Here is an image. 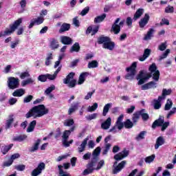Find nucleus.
<instances>
[{
    "mask_svg": "<svg viewBox=\"0 0 176 176\" xmlns=\"http://www.w3.org/2000/svg\"><path fill=\"white\" fill-rule=\"evenodd\" d=\"M100 153H101V147L98 146L96 150L93 151V157L91 161L87 164V168L82 172L83 175H89V174H91L93 171H94V167L97 165Z\"/></svg>",
    "mask_w": 176,
    "mask_h": 176,
    "instance_id": "1",
    "label": "nucleus"
},
{
    "mask_svg": "<svg viewBox=\"0 0 176 176\" xmlns=\"http://www.w3.org/2000/svg\"><path fill=\"white\" fill-rule=\"evenodd\" d=\"M49 113V109L46 108L43 104L33 107L26 114V119H30L34 116L35 118H42L44 115Z\"/></svg>",
    "mask_w": 176,
    "mask_h": 176,
    "instance_id": "2",
    "label": "nucleus"
},
{
    "mask_svg": "<svg viewBox=\"0 0 176 176\" xmlns=\"http://www.w3.org/2000/svg\"><path fill=\"white\" fill-rule=\"evenodd\" d=\"M21 23H23V19L19 18L13 24H10V28H6L4 32H0V38L9 36V35L14 34V31H16V28H19Z\"/></svg>",
    "mask_w": 176,
    "mask_h": 176,
    "instance_id": "3",
    "label": "nucleus"
},
{
    "mask_svg": "<svg viewBox=\"0 0 176 176\" xmlns=\"http://www.w3.org/2000/svg\"><path fill=\"white\" fill-rule=\"evenodd\" d=\"M136 69L137 62H133L130 67L126 68V72L131 73H127L124 76V79L126 80H133L134 79V76H135V74H137Z\"/></svg>",
    "mask_w": 176,
    "mask_h": 176,
    "instance_id": "4",
    "label": "nucleus"
},
{
    "mask_svg": "<svg viewBox=\"0 0 176 176\" xmlns=\"http://www.w3.org/2000/svg\"><path fill=\"white\" fill-rule=\"evenodd\" d=\"M8 86L10 90H14V89H19L20 87V80L19 78L9 77L8 78Z\"/></svg>",
    "mask_w": 176,
    "mask_h": 176,
    "instance_id": "5",
    "label": "nucleus"
},
{
    "mask_svg": "<svg viewBox=\"0 0 176 176\" xmlns=\"http://www.w3.org/2000/svg\"><path fill=\"white\" fill-rule=\"evenodd\" d=\"M45 168H46V165L45 164L44 162L39 163L37 167L32 171L31 175L38 176L40 174H42V170H45Z\"/></svg>",
    "mask_w": 176,
    "mask_h": 176,
    "instance_id": "6",
    "label": "nucleus"
},
{
    "mask_svg": "<svg viewBox=\"0 0 176 176\" xmlns=\"http://www.w3.org/2000/svg\"><path fill=\"white\" fill-rule=\"evenodd\" d=\"M45 21V19L42 16H38L36 19H33L30 21V24L28 26L29 30H31L34 25H41Z\"/></svg>",
    "mask_w": 176,
    "mask_h": 176,
    "instance_id": "7",
    "label": "nucleus"
},
{
    "mask_svg": "<svg viewBox=\"0 0 176 176\" xmlns=\"http://www.w3.org/2000/svg\"><path fill=\"white\" fill-rule=\"evenodd\" d=\"M151 16L149 14H145L144 16L139 21V27L140 28H144L145 26L149 23V20Z\"/></svg>",
    "mask_w": 176,
    "mask_h": 176,
    "instance_id": "8",
    "label": "nucleus"
},
{
    "mask_svg": "<svg viewBox=\"0 0 176 176\" xmlns=\"http://www.w3.org/2000/svg\"><path fill=\"white\" fill-rule=\"evenodd\" d=\"M120 21V18H117L111 26V31L113 32V33L116 35H118V34L120 32V25H118V23Z\"/></svg>",
    "mask_w": 176,
    "mask_h": 176,
    "instance_id": "9",
    "label": "nucleus"
},
{
    "mask_svg": "<svg viewBox=\"0 0 176 176\" xmlns=\"http://www.w3.org/2000/svg\"><path fill=\"white\" fill-rule=\"evenodd\" d=\"M164 123V117L160 116L157 120H155V122L152 124V129L155 130L156 127H162Z\"/></svg>",
    "mask_w": 176,
    "mask_h": 176,
    "instance_id": "10",
    "label": "nucleus"
},
{
    "mask_svg": "<svg viewBox=\"0 0 176 176\" xmlns=\"http://www.w3.org/2000/svg\"><path fill=\"white\" fill-rule=\"evenodd\" d=\"M102 47L103 49H107V50H113L115 49V42L112 41L110 38L107 43L102 45Z\"/></svg>",
    "mask_w": 176,
    "mask_h": 176,
    "instance_id": "11",
    "label": "nucleus"
},
{
    "mask_svg": "<svg viewBox=\"0 0 176 176\" xmlns=\"http://www.w3.org/2000/svg\"><path fill=\"white\" fill-rule=\"evenodd\" d=\"M152 88L156 89V82H155V81H151L142 85L141 87L142 90H149V89Z\"/></svg>",
    "mask_w": 176,
    "mask_h": 176,
    "instance_id": "12",
    "label": "nucleus"
},
{
    "mask_svg": "<svg viewBox=\"0 0 176 176\" xmlns=\"http://www.w3.org/2000/svg\"><path fill=\"white\" fill-rule=\"evenodd\" d=\"M111 124H112V118L109 117L104 122L101 124V129L103 130H108L111 127Z\"/></svg>",
    "mask_w": 176,
    "mask_h": 176,
    "instance_id": "13",
    "label": "nucleus"
},
{
    "mask_svg": "<svg viewBox=\"0 0 176 176\" xmlns=\"http://www.w3.org/2000/svg\"><path fill=\"white\" fill-rule=\"evenodd\" d=\"M60 42L63 45H72L74 41L68 36H61Z\"/></svg>",
    "mask_w": 176,
    "mask_h": 176,
    "instance_id": "14",
    "label": "nucleus"
},
{
    "mask_svg": "<svg viewBox=\"0 0 176 176\" xmlns=\"http://www.w3.org/2000/svg\"><path fill=\"white\" fill-rule=\"evenodd\" d=\"M124 166H126V161H122L118 165L114 168L113 170V174H118V173H120L122 168H124Z\"/></svg>",
    "mask_w": 176,
    "mask_h": 176,
    "instance_id": "15",
    "label": "nucleus"
},
{
    "mask_svg": "<svg viewBox=\"0 0 176 176\" xmlns=\"http://www.w3.org/2000/svg\"><path fill=\"white\" fill-rule=\"evenodd\" d=\"M166 141L164 140V138L162 136H160L156 140V143L155 144V149H159L160 146H162V145H164V143Z\"/></svg>",
    "mask_w": 176,
    "mask_h": 176,
    "instance_id": "16",
    "label": "nucleus"
},
{
    "mask_svg": "<svg viewBox=\"0 0 176 176\" xmlns=\"http://www.w3.org/2000/svg\"><path fill=\"white\" fill-rule=\"evenodd\" d=\"M50 46L52 50H55V49H58V47H60L58 41H57V39L54 38H51Z\"/></svg>",
    "mask_w": 176,
    "mask_h": 176,
    "instance_id": "17",
    "label": "nucleus"
},
{
    "mask_svg": "<svg viewBox=\"0 0 176 176\" xmlns=\"http://www.w3.org/2000/svg\"><path fill=\"white\" fill-rule=\"evenodd\" d=\"M70 29H71V24L63 23L59 30V34H63V32H66V31H69Z\"/></svg>",
    "mask_w": 176,
    "mask_h": 176,
    "instance_id": "18",
    "label": "nucleus"
},
{
    "mask_svg": "<svg viewBox=\"0 0 176 176\" xmlns=\"http://www.w3.org/2000/svg\"><path fill=\"white\" fill-rule=\"evenodd\" d=\"M89 72H82L78 78V85H83L86 80V76H89Z\"/></svg>",
    "mask_w": 176,
    "mask_h": 176,
    "instance_id": "19",
    "label": "nucleus"
},
{
    "mask_svg": "<svg viewBox=\"0 0 176 176\" xmlns=\"http://www.w3.org/2000/svg\"><path fill=\"white\" fill-rule=\"evenodd\" d=\"M24 94H25V90L23 88L16 89L12 93L13 97H22V96H24Z\"/></svg>",
    "mask_w": 176,
    "mask_h": 176,
    "instance_id": "20",
    "label": "nucleus"
},
{
    "mask_svg": "<svg viewBox=\"0 0 176 176\" xmlns=\"http://www.w3.org/2000/svg\"><path fill=\"white\" fill-rule=\"evenodd\" d=\"M150 78H152V74L150 73H147L146 72V74L144 76V78H141L140 80H138V85L139 86H141V85H144V83H145V82H146V80H148Z\"/></svg>",
    "mask_w": 176,
    "mask_h": 176,
    "instance_id": "21",
    "label": "nucleus"
},
{
    "mask_svg": "<svg viewBox=\"0 0 176 176\" xmlns=\"http://www.w3.org/2000/svg\"><path fill=\"white\" fill-rule=\"evenodd\" d=\"M41 141L42 140L41 139H37V140L34 142V145L30 148V152L34 153L35 151H38V149H39V145Z\"/></svg>",
    "mask_w": 176,
    "mask_h": 176,
    "instance_id": "22",
    "label": "nucleus"
},
{
    "mask_svg": "<svg viewBox=\"0 0 176 176\" xmlns=\"http://www.w3.org/2000/svg\"><path fill=\"white\" fill-rule=\"evenodd\" d=\"M79 109V102H76L71 105V107L68 110V115H72L74 112Z\"/></svg>",
    "mask_w": 176,
    "mask_h": 176,
    "instance_id": "23",
    "label": "nucleus"
},
{
    "mask_svg": "<svg viewBox=\"0 0 176 176\" xmlns=\"http://www.w3.org/2000/svg\"><path fill=\"white\" fill-rule=\"evenodd\" d=\"M142 14H144V9L142 8L138 9L133 15L134 21H137V20H138V19H140V17H141Z\"/></svg>",
    "mask_w": 176,
    "mask_h": 176,
    "instance_id": "24",
    "label": "nucleus"
},
{
    "mask_svg": "<svg viewBox=\"0 0 176 176\" xmlns=\"http://www.w3.org/2000/svg\"><path fill=\"white\" fill-rule=\"evenodd\" d=\"M14 122V118H13V115L9 116V119L6 121V130H8L12 127V124Z\"/></svg>",
    "mask_w": 176,
    "mask_h": 176,
    "instance_id": "25",
    "label": "nucleus"
},
{
    "mask_svg": "<svg viewBox=\"0 0 176 176\" xmlns=\"http://www.w3.org/2000/svg\"><path fill=\"white\" fill-rule=\"evenodd\" d=\"M74 52L76 53H79V52H80V45H79V43H75L70 48V53H74Z\"/></svg>",
    "mask_w": 176,
    "mask_h": 176,
    "instance_id": "26",
    "label": "nucleus"
},
{
    "mask_svg": "<svg viewBox=\"0 0 176 176\" xmlns=\"http://www.w3.org/2000/svg\"><path fill=\"white\" fill-rule=\"evenodd\" d=\"M171 89H163L162 90V96H159L160 100H164L166 98V96H170L172 93Z\"/></svg>",
    "mask_w": 176,
    "mask_h": 176,
    "instance_id": "27",
    "label": "nucleus"
},
{
    "mask_svg": "<svg viewBox=\"0 0 176 176\" xmlns=\"http://www.w3.org/2000/svg\"><path fill=\"white\" fill-rule=\"evenodd\" d=\"M109 38H110L109 36H100L98 38V44L104 45V43H107L108 41H109Z\"/></svg>",
    "mask_w": 176,
    "mask_h": 176,
    "instance_id": "28",
    "label": "nucleus"
},
{
    "mask_svg": "<svg viewBox=\"0 0 176 176\" xmlns=\"http://www.w3.org/2000/svg\"><path fill=\"white\" fill-rule=\"evenodd\" d=\"M139 115L140 116H142V120L144 122H146L148 119H149V115L146 113H145V109H142V110L139 111Z\"/></svg>",
    "mask_w": 176,
    "mask_h": 176,
    "instance_id": "29",
    "label": "nucleus"
},
{
    "mask_svg": "<svg viewBox=\"0 0 176 176\" xmlns=\"http://www.w3.org/2000/svg\"><path fill=\"white\" fill-rule=\"evenodd\" d=\"M35 126H36V120L32 121L27 129V133H32L35 130Z\"/></svg>",
    "mask_w": 176,
    "mask_h": 176,
    "instance_id": "30",
    "label": "nucleus"
},
{
    "mask_svg": "<svg viewBox=\"0 0 176 176\" xmlns=\"http://www.w3.org/2000/svg\"><path fill=\"white\" fill-rule=\"evenodd\" d=\"M74 76H75V73L74 72H70L65 78L63 80V83L65 85H68L69 83V81H71V79H74Z\"/></svg>",
    "mask_w": 176,
    "mask_h": 176,
    "instance_id": "31",
    "label": "nucleus"
},
{
    "mask_svg": "<svg viewBox=\"0 0 176 176\" xmlns=\"http://www.w3.org/2000/svg\"><path fill=\"white\" fill-rule=\"evenodd\" d=\"M87 141H89V138H87L82 141V144L78 147V152H80V153H81V152H83L86 148V145H87Z\"/></svg>",
    "mask_w": 176,
    "mask_h": 176,
    "instance_id": "32",
    "label": "nucleus"
},
{
    "mask_svg": "<svg viewBox=\"0 0 176 176\" xmlns=\"http://www.w3.org/2000/svg\"><path fill=\"white\" fill-rule=\"evenodd\" d=\"M27 139V135H19L16 137L13 138L12 140L17 142H23L25 140Z\"/></svg>",
    "mask_w": 176,
    "mask_h": 176,
    "instance_id": "33",
    "label": "nucleus"
},
{
    "mask_svg": "<svg viewBox=\"0 0 176 176\" xmlns=\"http://www.w3.org/2000/svg\"><path fill=\"white\" fill-rule=\"evenodd\" d=\"M12 148H13V144H10L8 146H3L1 149V153L3 155H6V153H8V152H9Z\"/></svg>",
    "mask_w": 176,
    "mask_h": 176,
    "instance_id": "34",
    "label": "nucleus"
},
{
    "mask_svg": "<svg viewBox=\"0 0 176 176\" xmlns=\"http://www.w3.org/2000/svg\"><path fill=\"white\" fill-rule=\"evenodd\" d=\"M140 111H136L133 113V117H132V122L133 124H137V122L138 120H140Z\"/></svg>",
    "mask_w": 176,
    "mask_h": 176,
    "instance_id": "35",
    "label": "nucleus"
},
{
    "mask_svg": "<svg viewBox=\"0 0 176 176\" xmlns=\"http://www.w3.org/2000/svg\"><path fill=\"white\" fill-rule=\"evenodd\" d=\"M153 107H154V109H160V108H162V100L159 99V96H158V99H154L153 100Z\"/></svg>",
    "mask_w": 176,
    "mask_h": 176,
    "instance_id": "36",
    "label": "nucleus"
},
{
    "mask_svg": "<svg viewBox=\"0 0 176 176\" xmlns=\"http://www.w3.org/2000/svg\"><path fill=\"white\" fill-rule=\"evenodd\" d=\"M153 32H155V30L150 28L147 32V34L144 37V41H148L152 38V35H153Z\"/></svg>",
    "mask_w": 176,
    "mask_h": 176,
    "instance_id": "37",
    "label": "nucleus"
},
{
    "mask_svg": "<svg viewBox=\"0 0 176 176\" xmlns=\"http://www.w3.org/2000/svg\"><path fill=\"white\" fill-rule=\"evenodd\" d=\"M133 126L134 123H133L130 119H127L125 122H124V127L125 129H133Z\"/></svg>",
    "mask_w": 176,
    "mask_h": 176,
    "instance_id": "38",
    "label": "nucleus"
},
{
    "mask_svg": "<svg viewBox=\"0 0 176 176\" xmlns=\"http://www.w3.org/2000/svg\"><path fill=\"white\" fill-rule=\"evenodd\" d=\"M58 173H59L58 176H71V174L64 171V170L63 169L62 165H58Z\"/></svg>",
    "mask_w": 176,
    "mask_h": 176,
    "instance_id": "39",
    "label": "nucleus"
},
{
    "mask_svg": "<svg viewBox=\"0 0 176 176\" xmlns=\"http://www.w3.org/2000/svg\"><path fill=\"white\" fill-rule=\"evenodd\" d=\"M105 17H107V14H102L100 16H98L94 19V23H101L105 20Z\"/></svg>",
    "mask_w": 176,
    "mask_h": 176,
    "instance_id": "40",
    "label": "nucleus"
},
{
    "mask_svg": "<svg viewBox=\"0 0 176 176\" xmlns=\"http://www.w3.org/2000/svg\"><path fill=\"white\" fill-rule=\"evenodd\" d=\"M111 107H112L111 103H107V104H105L104 106L103 111H102V116H107V113H108V112H109V108H111Z\"/></svg>",
    "mask_w": 176,
    "mask_h": 176,
    "instance_id": "41",
    "label": "nucleus"
},
{
    "mask_svg": "<svg viewBox=\"0 0 176 176\" xmlns=\"http://www.w3.org/2000/svg\"><path fill=\"white\" fill-rule=\"evenodd\" d=\"M173 107V100L168 99L165 104L164 111H170Z\"/></svg>",
    "mask_w": 176,
    "mask_h": 176,
    "instance_id": "42",
    "label": "nucleus"
},
{
    "mask_svg": "<svg viewBox=\"0 0 176 176\" xmlns=\"http://www.w3.org/2000/svg\"><path fill=\"white\" fill-rule=\"evenodd\" d=\"M104 165L105 161H104V160H101L99 162H98L96 168H94V170H96L97 171H98V170H101Z\"/></svg>",
    "mask_w": 176,
    "mask_h": 176,
    "instance_id": "43",
    "label": "nucleus"
},
{
    "mask_svg": "<svg viewBox=\"0 0 176 176\" xmlns=\"http://www.w3.org/2000/svg\"><path fill=\"white\" fill-rule=\"evenodd\" d=\"M146 74V71L141 70L138 74V76H136L137 80H141V79H143V78H145Z\"/></svg>",
    "mask_w": 176,
    "mask_h": 176,
    "instance_id": "44",
    "label": "nucleus"
},
{
    "mask_svg": "<svg viewBox=\"0 0 176 176\" xmlns=\"http://www.w3.org/2000/svg\"><path fill=\"white\" fill-rule=\"evenodd\" d=\"M98 116V113H94L92 114H90L89 116H87L85 117V119H87L89 122H90V120H93L94 119H97V117Z\"/></svg>",
    "mask_w": 176,
    "mask_h": 176,
    "instance_id": "45",
    "label": "nucleus"
},
{
    "mask_svg": "<svg viewBox=\"0 0 176 176\" xmlns=\"http://www.w3.org/2000/svg\"><path fill=\"white\" fill-rule=\"evenodd\" d=\"M31 83H34V80H32V78H28L27 80H23L21 82V86L23 87H25L27 85H30Z\"/></svg>",
    "mask_w": 176,
    "mask_h": 176,
    "instance_id": "46",
    "label": "nucleus"
},
{
    "mask_svg": "<svg viewBox=\"0 0 176 176\" xmlns=\"http://www.w3.org/2000/svg\"><path fill=\"white\" fill-rule=\"evenodd\" d=\"M98 108V103L95 102L92 106H89L87 109L88 112H94Z\"/></svg>",
    "mask_w": 176,
    "mask_h": 176,
    "instance_id": "47",
    "label": "nucleus"
},
{
    "mask_svg": "<svg viewBox=\"0 0 176 176\" xmlns=\"http://www.w3.org/2000/svg\"><path fill=\"white\" fill-rule=\"evenodd\" d=\"M50 60H53V54L49 53L45 58V65L49 66L51 64Z\"/></svg>",
    "mask_w": 176,
    "mask_h": 176,
    "instance_id": "48",
    "label": "nucleus"
},
{
    "mask_svg": "<svg viewBox=\"0 0 176 176\" xmlns=\"http://www.w3.org/2000/svg\"><path fill=\"white\" fill-rule=\"evenodd\" d=\"M170 54V49H167L159 58V60L162 61V60H164L166 58L167 56Z\"/></svg>",
    "mask_w": 176,
    "mask_h": 176,
    "instance_id": "49",
    "label": "nucleus"
},
{
    "mask_svg": "<svg viewBox=\"0 0 176 176\" xmlns=\"http://www.w3.org/2000/svg\"><path fill=\"white\" fill-rule=\"evenodd\" d=\"M74 124H75L74 119H68L64 122V126H66L67 127H71V126H74Z\"/></svg>",
    "mask_w": 176,
    "mask_h": 176,
    "instance_id": "50",
    "label": "nucleus"
},
{
    "mask_svg": "<svg viewBox=\"0 0 176 176\" xmlns=\"http://www.w3.org/2000/svg\"><path fill=\"white\" fill-rule=\"evenodd\" d=\"M124 157H123V153H118L114 155V160L116 162H120V160H123Z\"/></svg>",
    "mask_w": 176,
    "mask_h": 176,
    "instance_id": "51",
    "label": "nucleus"
},
{
    "mask_svg": "<svg viewBox=\"0 0 176 176\" xmlns=\"http://www.w3.org/2000/svg\"><path fill=\"white\" fill-rule=\"evenodd\" d=\"M97 67H98V62L97 60H92L88 64V68H97Z\"/></svg>",
    "mask_w": 176,
    "mask_h": 176,
    "instance_id": "52",
    "label": "nucleus"
},
{
    "mask_svg": "<svg viewBox=\"0 0 176 176\" xmlns=\"http://www.w3.org/2000/svg\"><path fill=\"white\" fill-rule=\"evenodd\" d=\"M71 135V131L68 130H65L63 132V134L62 135V138L63 140H68L69 138V136Z\"/></svg>",
    "mask_w": 176,
    "mask_h": 176,
    "instance_id": "53",
    "label": "nucleus"
},
{
    "mask_svg": "<svg viewBox=\"0 0 176 176\" xmlns=\"http://www.w3.org/2000/svg\"><path fill=\"white\" fill-rule=\"evenodd\" d=\"M160 78V72L159 70L154 72L153 74V79L157 82V80H159Z\"/></svg>",
    "mask_w": 176,
    "mask_h": 176,
    "instance_id": "54",
    "label": "nucleus"
},
{
    "mask_svg": "<svg viewBox=\"0 0 176 176\" xmlns=\"http://www.w3.org/2000/svg\"><path fill=\"white\" fill-rule=\"evenodd\" d=\"M53 90H56V86H54V85H52L50 87L47 88L45 91V94H47V96H49V94H50Z\"/></svg>",
    "mask_w": 176,
    "mask_h": 176,
    "instance_id": "55",
    "label": "nucleus"
},
{
    "mask_svg": "<svg viewBox=\"0 0 176 176\" xmlns=\"http://www.w3.org/2000/svg\"><path fill=\"white\" fill-rule=\"evenodd\" d=\"M148 71L151 74H153V72H156V71H157V67L156 66V63H152V65H150L148 67Z\"/></svg>",
    "mask_w": 176,
    "mask_h": 176,
    "instance_id": "56",
    "label": "nucleus"
},
{
    "mask_svg": "<svg viewBox=\"0 0 176 176\" xmlns=\"http://www.w3.org/2000/svg\"><path fill=\"white\" fill-rule=\"evenodd\" d=\"M155 157H156V156L155 155V154L151 155L148 157H146L144 160V161L146 162V163H152V162H153V160H155Z\"/></svg>",
    "mask_w": 176,
    "mask_h": 176,
    "instance_id": "57",
    "label": "nucleus"
},
{
    "mask_svg": "<svg viewBox=\"0 0 176 176\" xmlns=\"http://www.w3.org/2000/svg\"><path fill=\"white\" fill-rule=\"evenodd\" d=\"M74 142V140H70L68 142V140H63V145L65 147V148H68L69 147V145H71V144H72Z\"/></svg>",
    "mask_w": 176,
    "mask_h": 176,
    "instance_id": "58",
    "label": "nucleus"
},
{
    "mask_svg": "<svg viewBox=\"0 0 176 176\" xmlns=\"http://www.w3.org/2000/svg\"><path fill=\"white\" fill-rule=\"evenodd\" d=\"M145 134H146V131H141L138 135L135 138V140H144V138H145Z\"/></svg>",
    "mask_w": 176,
    "mask_h": 176,
    "instance_id": "59",
    "label": "nucleus"
},
{
    "mask_svg": "<svg viewBox=\"0 0 176 176\" xmlns=\"http://www.w3.org/2000/svg\"><path fill=\"white\" fill-rule=\"evenodd\" d=\"M158 49L160 52H164L167 49V42L162 43L161 45L158 46Z\"/></svg>",
    "mask_w": 176,
    "mask_h": 176,
    "instance_id": "60",
    "label": "nucleus"
},
{
    "mask_svg": "<svg viewBox=\"0 0 176 176\" xmlns=\"http://www.w3.org/2000/svg\"><path fill=\"white\" fill-rule=\"evenodd\" d=\"M15 170H17V171H24L25 170V165L24 164H19L16 165L14 166Z\"/></svg>",
    "mask_w": 176,
    "mask_h": 176,
    "instance_id": "61",
    "label": "nucleus"
},
{
    "mask_svg": "<svg viewBox=\"0 0 176 176\" xmlns=\"http://www.w3.org/2000/svg\"><path fill=\"white\" fill-rule=\"evenodd\" d=\"M66 85H67L68 87H70V89H72V87H75V86H76V80L73 79V80L69 81V83H67Z\"/></svg>",
    "mask_w": 176,
    "mask_h": 176,
    "instance_id": "62",
    "label": "nucleus"
},
{
    "mask_svg": "<svg viewBox=\"0 0 176 176\" xmlns=\"http://www.w3.org/2000/svg\"><path fill=\"white\" fill-rule=\"evenodd\" d=\"M38 80L40 82H46V80H47V75L46 74H41V75L38 76Z\"/></svg>",
    "mask_w": 176,
    "mask_h": 176,
    "instance_id": "63",
    "label": "nucleus"
},
{
    "mask_svg": "<svg viewBox=\"0 0 176 176\" xmlns=\"http://www.w3.org/2000/svg\"><path fill=\"white\" fill-rule=\"evenodd\" d=\"M33 98H34V96L32 95H28V96L24 98L23 102L25 103L31 102Z\"/></svg>",
    "mask_w": 176,
    "mask_h": 176,
    "instance_id": "64",
    "label": "nucleus"
}]
</instances>
